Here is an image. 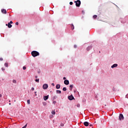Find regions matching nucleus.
<instances>
[{
	"label": "nucleus",
	"instance_id": "1",
	"mask_svg": "<svg viewBox=\"0 0 128 128\" xmlns=\"http://www.w3.org/2000/svg\"><path fill=\"white\" fill-rule=\"evenodd\" d=\"M32 56H34V58H36V56H40V52L37 51H32Z\"/></svg>",
	"mask_w": 128,
	"mask_h": 128
},
{
	"label": "nucleus",
	"instance_id": "2",
	"mask_svg": "<svg viewBox=\"0 0 128 128\" xmlns=\"http://www.w3.org/2000/svg\"><path fill=\"white\" fill-rule=\"evenodd\" d=\"M74 2H76V6L79 7L80 6V0H78L77 1H75Z\"/></svg>",
	"mask_w": 128,
	"mask_h": 128
},
{
	"label": "nucleus",
	"instance_id": "3",
	"mask_svg": "<svg viewBox=\"0 0 128 128\" xmlns=\"http://www.w3.org/2000/svg\"><path fill=\"white\" fill-rule=\"evenodd\" d=\"M48 88V84H44L42 86V88L43 90H46Z\"/></svg>",
	"mask_w": 128,
	"mask_h": 128
},
{
	"label": "nucleus",
	"instance_id": "4",
	"mask_svg": "<svg viewBox=\"0 0 128 128\" xmlns=\"http://www.w3.org/2000/svg\"><path fill=\"white\" fill-rule=\"evenodd\" d=\"M119 120H124V115L122 114H120L119 116Z\"/></svg>",
	"mask_w": 128,
	"mask_h": 128
},
{
	"label": "nucleus",
	"instance_id": "5",
	"mask_svg": "<svg viewBox=\"0 0 128 128\" xmlns=\"http://www.w3.org/2000/svg\"><path fill=\"white\" fill-rule=\"evenodd\" d=\"M64 84H66V86H68V84H70V82L68 81V80H64Z\"/></svg>",
	"mask_w": 128,
	"mask_h": 128
},
{
	"label": "nucleus",
	"instance_id": "6",
	"mask_svg": "<svg viewBox=\"0 0 128 128\" xmlns=\"http://www.w3.org/2000/svg\"><path fill=\"white\" fill-rule=\"evenodd\" d=\"M68 100H74V98L72 96V95H71V96H68Z\"/></svg>",
	"mask_w": 128,
	"mask_h": 128
},
{
	"label": "nucleus",
	"instance_id": "7",
	"mask_svg": "<svg viewBox=\"0 0 128 128\" xmlns=\"http://www.w3.org/2000/svg\"><path fill=\"white\" fill-rule=\"evenodd\" d=\"M44 100H48V95L47 96H44Z\"/></svg>",
	"mask_w": 128,
	"mask_h": 128
},
{
	"label": "nucleus",
	"instance_id": "8",
	"mask_svg": "<svg viewBox=\"0 0 128 128\" xmlns=\"http://www.w3.org/2000/svg\"><path fill=\"white\" fill-rule=\"evenodd\" d=\"M84 126H88V122H84Z\"/></svg>",
	"mask_w": 128,
	"mask_h": 128
},
{
	"label": "nucleus",
	"instance_id": "9",
	"mask_svg": "<svg viewBox=\"0 0 128 128\" xmlns=\"http://www.w3.org/2000/svg\"><path fill=\"white\" fill-rule=\"evenodd\" d=\"M1 12L2 14H6V10L4 9H2Z\"/></svg>",
	"mask_w": 128,
	"mask_h": 128
},
{
	"label": "nucleus",
	"instance_id": "10",
	"mask_svg": "<svg viewBox=\"0 0 128 128\" xmlns=\"http://www.w3.org/2000/svg\"><path fill=\"white\" fill-rule=\"evenodd\" d=\"M6 26H8V28H12V25L10 24V23H8V24H6Z\"/></svg>",
	"mask_w": 128,
	"mask_h": 128
},
{
	"label": "nucleus",
	"instance_id": "11",
	"mask_svg": "<svg viewBox=\"0 0 128 128\" xmlns=\"http://www.w3.org/2000/svg\"><path fill=\"white\" fill-rule=\"evenodd\" d=\"M56 88L57 90H59V88H60V84H58L56 86Z\"/></svg>",
	"mask_w": 128,
	"mask_h": 128
},
{
	"label": "nucleus",
	"instance_id": "12",
	"mask_svg": "<svg viewBox=\"0 0 128 128\" xmlns=\"http://www.w3.org/2000/svg\"><path fill=\"white\" fill-rule=\"evenodd\" d=\"M116 66H118V64H114L111 66V68H116Z\"/></svg>",
	"mask_w": 128,
	"mask_h": 128
},
{
	"label": "nucleus",
	"instance_id": "13",
	"mask_svg": "<svg viewBox=\"0 0 128 128\" xmlns=\"http://www.w3.org/2000/svg\"><path fill=\"white\" fill-rule=\"evenodd\" d=\"M70 90H72V88H74V85H70Z\"/></svg>",
	"mask_w": 128,
	"mask_h": 128
},
{
	"label": "nucleus",
	"instance_id": "14",
	"mask_svg": "<svg viewBox=\"0 0 128 128\" xmlns=\"http://www.w3.org/2000/svg\"><path fill=\"white\" fill-rule=\"evenodd\" d=\"M71 28H72V30H74V24H72L71 25Z\"/></svg>",
	"mask_w": 128,
	"mask_h": 128
},
{
	"label": "nucleus",
	"instance_id": "15",
	"mask_svg": "<svg viewBox=\"0 0 128 128\" xmlns=\"http://www.w3.org/2000/svg\"><path fill=\"white\" fill-rule=\"evenodd\" d=\"M56 94H62V91L60 90H56Z\"/></svg>",
	"mask_w": 128,
	"mask_h": 128
},
{
	"label": "nucleus",
	"instance_id": "16",
	"mask_svg": "<svg viewBox=\"0 0 128 128\" xmlns=\"http://www.w3.org/2000/svg\"><path fill=\"white\" fill-rule=\"evenodd\" d=\"M90 48H92V46H88L87 48V50H90Z\"/></svg>",
	"mask_w": 128,
	"mask_h": 128
},
{
	"label": "nucleus",
	"instance_id": "17",
	"mask_svg": "<svg viewBox=\"0 0 128 128\" xmlns=\"http://www.w3.org/2000/svg\"><path fill=\"white\" fill-rule=\"evenodd\" d=\"M96 18H98V16H96V15H94V16H93V18L96 19Z\"/></svg>",
	"mask_w": 128,
	"mask_h": 128
},
{
	"label": "nucleus",
	"instance_id": "18",
	"mask_svg": "<svg viewBox=\"0 0 128 128\" xmlns=\"http://www.w3.org/2000/svg\"><path fill=\"white\" fill-rule=\"evenodd\" d=\"M4 66H6V68H8V63H5L4 64Z\"/></svg>",
	"mask_w": 128,
	"mask_h": 128
},
{
	"label": "nucleus",
	"instance_id": "19",
	"mask_svg": "<svg viewBox=\"0 0 128 128\" xmlns=\"http://www.w3.org/2000/svg\"><path fill=\"white\" fill-rule=\"evenodd\" d=\"M62 90H64V92H66V88L64 87V88H63V89H62Z\"/></svg>",
	"mask_w": 128,
	"mask_h": 128
},
{
	"label": "nucleus",
	"instance_id": "20",
	"mask_svg": "<svg viewBox=\"0 0 128 128\" xmlns=\"http://www.w3.org/2000/svg\"><path fill=\"white\" fill-rule=\"evenodd\" d=\"M52 114H56V112H54V110H52Z\"/></svg>",
	"mask_w": 128,
	"mask_h": 128
},
{
	"label": "nucleus",
	"instance_id": "21",
	"mask_svg": "<svg viewBox=\"0 0 128 128\" xmlns=\"http://www.w3.org/2000/svg\"><path fill=\"white\" fill-rule=\"evenodd\" d=\"M35 82H40V79H36V80H35Z\"/></svg>",
	"mask_w": 128,
	"mask_h": 128
},
{
	"label": "nucleus",
	"instance_id": "22",
	"mask_svg": "<svg viewBox=\"0 0 128 128\" xmlns=\"http://www.w3.org/2000/svg\"><path fill=\"white\" fill-rule=\"evenodd\" d=\"M27 102H28V104H30V100H27Z\"/></svg>",
	"mask_w": 128,
	"mask_h": 128
},
{
	"label": "nucleus",
	"instance_id": "23",
	"mask_svg": "<svg viewBox=\"0 0 128 128\" xmlns=\"http://www.w3.org/2000/svg\"><path fill=\"white\" fill-rule=\"evenodd\" d=\"M12 82H14V84H16V80H13Z\"/></svg>",
	"mask_w": 128,
	"mask_h": 128
},
{
	"label": "nucleus",
	"instance_id": "24",
	"mask_svg": "<svg viewBox=\"0 0 128 128\" xmlns=\"http://www.w3.org/2000/svg\"><path fill=\"white\" fill-rule=\"evenodd\" d=\"M52 104H56V101H54L52 102Z\"/></svg>",
	"mask_w": 128,
	"mask_h": 128
},
{
	"label": "nucleus",
	"instance_id": "25",
	"mask_svg": "<svg viewBox=\"0 0 128 128\" xmlns=\"http://www.w3.org/2000/svg\"><path fill=\"white\" fill-rule=\"evenodd\" d=\"M22 69L24 70H26V68L24 66H23Z\"/></svg>",
	"mask_w": 128,
	"mask_h": 128
},
{
	"label": "nucleus",
	"instance_id": "26",
	"mask_svg": "<svg viewBox=\"0 0 128 128\" xmlns=\"http://www.w3.org/2000/svg\"><path fill=\"white\" fill-rule=\"evenodd\" d=\"M60 126H64V124L62 123L60 124Z\"/></svg>",
	"mask_w": 128,
	"mask_h": 128
},
{
	"label": "nucleus",
	"instance_id": "27",
	"mask_svg": "<svg viewBox=\"0 0 128 128\" xmlns=\"http://www.w3.org/2000/svg\"><path fill=\"white\" fill-rule=\"evenodd\" d=\"M72 4H73V3H72V2H70V6L72 5Z\"/></svg>",
	"mask_w": 128,
	"mask_h": 128
},
{
	"label": "nucleus",
	"instance_id": "28",
	"mask_svg": "<svg viewBox=\"0 0 128 128\" xmlns=\"http://www.w3.org/2000/svg\"><path fill=\"white\" fill-rule=\"evenodd\" d=\"M0 61H2V60H4V58H0Z\"/></svg>",
	"mask_w": 128,
	"mask_h": 128
},
{
	"label": "nucleus",
	"instance_id": "29",
	"mask_svg": "<svg viewBox=\"0 0 128 128\" xmlns=\"http://www.w3.org/2000/svg\"><path fill=\"white\" fill-rule=\"evenodd\" d=\"M16 26H18V22H16Z\"/></svg>",
	"mask_w": 128,
	"mask_h": 128
},
{
	"label": "nucleus",
	"instance_id": "30",
	"mask_svg": "<svg viewBox=\"0 0 128 128\" xmlns=\"http://www.w3.org/2000/svg\"><path fill=\"white\" fill-rule=\"evenodd\" d=\"M32 90H34V87L32 88Z\"/></svg>",
	"mask_w": 128,
	"mask_h": 128
},
{
	"label": "nucleus",
	"instance_id": "31",
	"mask_svg": "<svg viewBox=\"0 0 128 128\" xmlns=\"http://www.w3.org/2000/svg\"><path fill=\"white\" fill-rule=\"evenodd\" d=\"M52 86H54V84L52 83Z\"/></svg>",
	"mask_w": 128,
	"mask_h": 128
},
{
	"label": "nucleus",
	"instance_id": "32",
	"mask_svg": "<svg viewBox=\"0 0 128 128\" xmlns=\"http://www.w3.org/2000/svg\"><path fill=\"white\" fill-rule=\"evenodd\" d=\"M74 48H77L76 45H74Z\"/></svg>",
	"mask_w": 128,
	"mask_h": 128
},
{
	"label": "nucleus",
	"instance_id": "33",
	"mask_svg": "<svg viewBox=\"0 0 128 128\" xmlns=\"http://www.w3.org/2000/svg\"><path fill=\"white\" fill-rule=\"evenodd\" d=\"M63 80H66V77H64Z\"/></svg>",
	"mask_w": 128,
	"mask_h": 128
},
{
	"label": "nucleus",
	"instance_id": "34",
	"mask_svg": "<svg viewBox=\"0 0 128 128\" xmlns=\"http://www.w3.org/2000/svg\"><path fill=\"white\" fill-rule=\"evenodd\" d=\"M8 24H12V21H10V22H8Z\"/></svg>",
	"mask_w": 128,
	"mask_h": 128
},
{
	"label": "nucleus",
	"instance_id": "35",
	"mask_svg": "<svg viewBox=\"0 0 128 128\" xmlns=\"http://www.w3.org/2000/svg\"><path fill=\"white\" fill-rule=\"evenodd\" d=\"M2 70L4 71V68H2Z\"/></svg>",
	"mask_w": 128,
	"mask_h": 128
},
{
	"label": "nucleus",
	"instance_id": "36",
	"mask_svg": "<svg viewBox=\"0 0 128 128\" xmlns=\"http://www.w3.org/2000/svg\"><path fill=\"white\" fill-rule=\"evenodd\" d=\"M2 94H0V98H2Z\"/></svg>",
	"mask_w": 128,
	"mask_h": 128
},
{
	"label": "nucleus",
	"instance_id": "37",
	"mask_svg": "<svg viewBox=\"0 0 128 128\" xmlns=\"http://www.w3.org/2000/svg\"><path fill=\"white\" fill-rule=\"evenodd\" d=\"M36 78H38V76H36Z\"/></svg>",
	"mask_w": 128,
	"mask_h": 128
},
{
	"label": "nucleus",
	"instance_id": "38",
	"mask_svg": "<svg viewBox=\"0 0 128 128\" xmlns=\"http://www.w3.org/2000/svg\"><path fill=\"white\" fill-rule=\"evenodd\" d=\"M34 94H36V92H34Z\"/></svg>",
	"mask_w": 128,
	"mask_h": 128
},
{
	"label": "nucleus",
	"instance_id": "39",
	"mask_svg": "<svg viewBox=\"0 0 128 128\" xmlns=\"http://www.w3.org/2000/svg\"><path fill=\"white\" fill-rule=\"evenodd\" d=\"M9 104L10 106L11 104H10H10Z\"/></svg>",
	"mask_w": 128,
	"mask_h": 128
},
{
	"label": "nucleus",
	"instance_id": "40",
	"mask_svg": "<svg viewBox=\"0 0 128 128\" xmlns=\"http://www.w3.org/2000/svg\"><path fill=\"white\" fill-rule=\"evenodd\" d=\"M35 96H37V94H35Z\"/></svg>",
	"mask_w": 128,
	"mask_h": 128
}]
</instances>
